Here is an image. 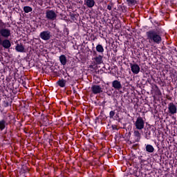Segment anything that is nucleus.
<instances>
[{"instance_id": "412c9836", "label": "nucleus", "mask_w": 177, "mask_h": 177, "mask_svg": "<svg viewBox=\"0 0 177 177\" xmlns=\"http://www.w3.org/2000/svg\"><path fill=\"white\" fill-rule=\"evenodd\" d=\"M24 10L25 13H30V12H32V8L30 6L24 7Z\"/></svg>"}, {"instance_id": "ddd939ff", "label": "nucleus", "mask_w": 177, "mask_h": 177, "mask_svg": "<svg viewBox=\"0 0 177 177\" xmlns=\"http://www.w3.org/2000/svg\"><path fill=\"white\" fill-rule=\"evenodd\" d=\"M95 0H86L84 1V5L86 6L87 8H93V6H95Z\"/></svg>"}, {"instance_id": "7c9ffc66", "label": "nucleus", "mask_w": 177, "mask_h": 177, "mask_svg": "<svg viewBox=\"0 0 177 177\" xmlns=\"http://www.w3.org/2000/svg\"><path fill=\"white\" fill-rule=\"evenodd\" d=\"M4 139H6V136H4Z\"/></svg>"}, {"instance_id": "5701e85b", "label": "nucleus", "mask_w": 177, "mask_h": 177, "mask_svg": "<svg viewBox=\"0 0 177 177\" xmlns=\"http://www.w3.org/2000/svg\"><path fill=\"white\" fill-rule=\"evenodd\" d=\"M113 6H114V3L113 2H110L107 6L108 10H111Z\"/></svg>"}, {"instance_id": "9d476101", "label": "nucleus", "mask_w": 177, "mask_h": 177, "mask_svg": "<svg viewBox=\"0 0 177 177\" xmlns=\"http://www.w3.org/2000/svg\"><path fill=\"white\" fill-rule=\"evenodd\" d=\"M151 131H153L154 129L150 126L145 129V138L147 140L150 139L151 138L150 136L151 135Z\"/></svg>"}, {"instance_id": "a211bd4d", "label": "nucleus", "mask_w": 177, "mask_h": 177, "mask_svg": "<svg viewBox=\"0 0 177 177\" xmlns=\"http://www.w3.org/2000/svg\"><path fill=\"white\" fill-rule=\"evenodd\" d=\"M134 136L136 137V142H140V132L138 130L134 131Z\"/></svg>"}, {"instance_id": "0eeeda50", "label": "nucleus", "mask_w": 177, "mask_h": 177, "mask_svg": "<svg viewBox=\"0 0 177 177\" xmlns=\"http://www.w3.org/2000/svg\"><path fill=\"white\" fill-rule=\"evenodd\" d=\"M91 91L94 95H97V93H102L103 92V89L99 85L92 86Z\"/></svg>"}, {"instance_id": "aec40b11", "label": "nucleus", "mask_w": 177, "mask_h": 177, "mask_svg": "<svg viewBox=\"0 0 177 177\" xmlns=\"http://www.w3.org/2000/svg\"><path fill=\"white\" fill-rule=\"evenodd\" d=\"M96 50L100 53H103V52H104V48H103V46H102V44H98L96 46Z\"/></svg>"}, {"instance_id": "bb28decb", "label": "nucleus", "mask_w": 177, "mask_h": 177, "mask_svg": "<svg viewBox=\"0 0 177 177\" xmlns=\"http://www.w3.org/2000/svg\"><path fill=\"white\" fill-rule=\"evenodd\" d=\"M5 107H8V106H9V102H5Z\"/></svg>"}, {"instance_id": "393cba45", "label": "nucleus", "mask_w": 177, "mask_h": 177, "mask_svg": "<svg viewBox=\"0 0 177 177\" xmlns=\"http://www.w3.org/2000/svg\"><path fill=\"white\" fill-rule=\"evenodd\" d=\"M132 149H133V150H138V149H139V144L133 145Z\"/></svg>"}, {"instance_id": "7ed1b4c3", "label": "nucleus", "mask_w": 177, "mask_h": 177, "mask_svg": "<svg viewBox=\"0 0 177 177\" xmlns=\"http://www.w3.org/2000/svg\"><path fill=\"white\" fill-rule=\"evenodd\" d=\"M57 14L53 10H47L46 11V19L48 20H56Z\"/></svg>"}, {"instance_id": "6e6552de", "label": "nucleus", "mask_w": 177, "mask_h": 177, "mask_svg": "<svg viewBox=\"0 0 177 177\" xmlns=\"http://www.w3.org/2000/svg\"><path fill=\"white\" fill-rule=\"evenodd\" d=\"M131 66V71L132 73H133V74H139L140 71V67L139 66V65L135 64H130Z\"/></svg>"}, {"instance_id": "c756f323", "label": "nucleus", "mask_w": 177, "mask_h": 177, "mask_svg": "<svg viewBox=\"0 0 177 177\" xmlns=\"http://www.w3.org/2000/svg\"><path fill=\"white\" fill-rule=\"evenodd\" d=\"M6 133H8V131L6 130L4 133V135H6Z\"/></svg>"}, {"instance_id": "6ab92c4d", "label": "nucleus", "mask_w": 177, "mask_h": 177, "mask_svg": "<svg viewBox=\"0 0 177 177\" xmlns=\"http://www.w3.org/2000/svg\"><path fill=\"white\" fill-rule=\"evenodd\" d=\"M66 82H67V80L61 79L57 82V84H58L59 86H60L61 88H64L66 86Z\"/></svg>"}, {"instance_id": "a878e982", "label": "nucleus", "mask_w": 177, "mask_h": 177, "mask_svg": "<svg viewBox=\"0 0 177 177\" xmlns=\"http://www.w3.org/2000/svg\"><path fill=\"white\" fill-rule=\"evenodd\" d=\"M8 133L10 134V137H12V135H13V131L10 130Z\"/></svg>"}, {"instance_id": "f03ea898", "label": "nucleus", "mask_w": 177, "mask_h": 177, "mask_svg": "<svg viewBox=\"0 0 177 177\" xmlns=\"http://www.w3.org/2000/svg\"><path fill=\"white\" fill-rule=\"evenodd\" d=\"M5 23L0 19V35L3 38H9L10 37V30L3 28Z\"/></svg>"}, {"instance_id": "2f4dec72", "label": "nucleus", "mask_w": 177, "mask_h": 177, "mask_svg": "<svg viewBox=\"0 0 177 177\" xmlns=\"http://www.w3.org/2000/svg\"><path fill=\"white\" fill-rule=\"evenodd\" d=\"M112 128L114 129V126H112Z\"/></svg>"}, {"instance_id": "423d86ee", "label": "nucleus", "mask_w": 177, "mask_h": 177, "mask_svg": "<svg viewBox=\"0 0 177 177\" xmlns=\"http://www.w3.org/2000/svg\"><path fill=\"white\" fill-rule=\"evenodd\" d=\"M168 110H169V114L170 115H174V114H176L177 113V107L174 102H171L169 104L168 106Z\"/></svg>"}, {"instance_id": "4468645a", "label": "nucleus", "mask_w": 177, "mask_h": 177, "mask_svg": "<svg viewBox=\"0 0 177 177\" xmlns=\"http://www.w3.org/2000/svg\"><path fill=\"white\" fill-rule=\"evenodd\" d=\"M103 57L102 55H99L97 57H94V64H102L103 63Z\"/></svg>"}, {"instance_id": "dca6fc26", "label": "nucleus", "mask_w": 177, "mask_h": 177, "mask_svg": "<svg viewBox=\"0 0 177 177\" xmlns=\"http://www.w3.org/2000/svg\"><path fill=\"white\" fill-rule=\"evenodd\" d=\"M15 49L17 52L23 53L24 52V46H23V44H17V46L15 47Z\"/></svg>"}, {"instance_id": "b1692460", "label": "nucleus", "mask_w": 177, "mask_h": 177, "mask_svg": "<svg viewBox=\"0 0 177 177\" xmlns=\"http://www.w3.org/2000/svg\"><path fill=\"white\" fill-rule=\"evenodd\" d=\"M114 115H115V112H114V111H111L109 113V117H110V118H113V117H114Z\"/></svg>"}, {"instance_id": "20e7f679", "label": "nucleus", "mask_w": 177, "mask_h": 177, "mask_svg": "<svg viewBox=\"0 0 177 177\" xmlns=\"http://www.w3.org/2000/svg\"><path fill=\"white\" fill-rule=\"evenodd\" d=\"M134 125L136 129H139L140 131L145 128V121L143 120V118L138 117L134 123Z\"/></svg>"}, {"instance_id": "9b49d317", "label": "nucleus", "mask_w": 177, "mask_h": 177, "mask_svg": "<svg viewBox=\"0 0 177 177\" xmlns=\"http://www.w3.org/2000/svg\"><path fill=\"white\" fill-rule=\"evenodd\" d=\"M9 125V122L6 121L5 119H2L0 120V131H3L6 128V126Z\"/></svg>"}, {"instance_id": "cd10ccee", "label": "nucleus", "mask_w": 177, "mask_h": 177, "mask_svg": "<svg viewBox=\"0 0 177 177\" xmlns=\"http://www.w3.org/2000/svg\"><path fill=\"white\" fill-rule=\"evenodd\" d=\"M3 41V40H2V39L0 37V45H2Z\"/></svg>"}, {"instance_id": "f3484780", "label": "nucleus", "mask_w": 177, "mask_h": 177, "mask_svg": "<svg viewBox=\"0 0 177 177\" xmlns=\"http://www.w3.org/2000/svg\"><path fill=\"white\" fill-rule=\"evenodd\" d=\"M145 150L147 153H154V147L151 145H147L145 147Z\"/></svg>"}, {"instance_id": "4be33fe9", "label": "nucleus", "mask_w": 177, "mask_h": 177, "mask_svg": "<svg viewBox=\"0 0 177 177\" xmlns=\"http://www.w3.org/2000/svg\"><path fill=\"white\" fill-rule=\"evenodd\" d=\"M129 6H132L133 5H136V0H127Z\"/></svg>"}, {"instance_id": "f257e3e1", "label": "nucleus", "mask_w": 177, "mask_h": 177, "mask_svg": "<svg viewBox=\"0 0 177 177\" xmlns=\"http://www.w3.org/2000/svg\"><path fill=\"white\" fill-rule=\"evenodd\" d=\"M147 37L149 42L161 44V41H162L161 35H160V31H156V30H151L147 32Z\"/></svg>"}, {"instance_id": "c85d7f7f", "label": "nucleus", "mask_w": 177, "mask_h": 177, "mask_svg": "<svg viewBox=\"0 0 177 177\" xmlns=\"http://www.w3.org/2000/svg\"><path fill=\"white\" fill-rule=\"evenodd\" d=\"M172 120H176V118L175 116H172Z\"/></svg>"}, {"instance_id": "2eb2a0df", "label": "nucleus", "mask_w": 177, "mask_h": 177, "mask_svg": "<svg viewBox=\"0 0 177 177\" xmlns=\"http://www.w3.org/2000/svg\"><path fill=\"white\" fill-rule=\"evenodd\" d=\"M59 62L62 66H66L67 64V57H66V55H62L59 57Z\"/></svg>"}, {"instance_id": "1a4fd4ad", "label": "nucleus", "mask_w": 177, "mask_h": 177, "mask_svg": "<svg viewBox=\"0 0 177 177\" xmlns=\"http://www.w3.org/2000/svg\"><path fill=\"white\" fill-rule=\"evenodd\" d=\"M112 86L114 89H117V91H120V89H122V85H121V82L118 80H114L112 82Z\"/></svg>"}, {"instance_id": "f8f14e48", "label": "nucleus", "mask_w": 177, "mask_h": 177, "mask_svg": "<svg viewBox=\"0 0 177 177\" xmlns=\"http://www.w3.org/2000/svg\"><path fill=\"white\" fill-rule=\"evenodd\" d=\"M1 45L5 48V49H9V48L12 46V44H10V41L6 39L3 40Z\"/></svg>"}, {"instance_id": "39448f33", "label": "nucleus", "mask_w": 177, "mask_h": 177, "mask_svg": "<svg viewBox=\"0 0 177 177\" xmlns=\"http://www.w3.org/2000/svg\"><path fill=\"white\" fill-rule=\"evenodd\" d=\"M39 37L44 41H49L52 38V35L50 34V31L44 30L40 33Z\"/></svg>"}]
</instances>
